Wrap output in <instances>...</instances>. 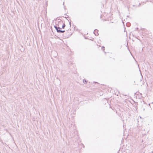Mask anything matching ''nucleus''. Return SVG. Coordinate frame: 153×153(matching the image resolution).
Segmentation results:
<instances>
[{"label":"nucleus","mask_w":153,"mask_h":153,"mask_svg":"<svg viewBox=\"0 0 153 153\" xmlns=\"http://www.w3.org/2000/svg\"><path fill=\"white\" fill-rule=\"evenodd\" d=\"M70 25H71V22L70 23Z\"/></svg>","instance_id":"obj_8"},{"label":"nucleus","mask_w":153,"mask_h":153,"mask_svg":"<svg viewBox=\"0 0 153 153\" xmlns=\"http://www.w3.org/2000/svg\"><path fill=\"white\" fill-rule=\"evenodd\" d=\"M104 48V47H102V49H103Z\"/></svg>","instance_id":"obj_7"},{"label":"nucleus","mask_w":153,"mask_h":153,"mask_svg":"<svg viewBox=\"0 0 153 153\" xmlns=\"http://www.w3.org/2000/svg\"><path fill=\"white\" fill-rule=\"evenodd\" d=\"M97 30H95L94 31V33L96 36H98V33H97Z\"/></svg>","instance_id":"obj_2"},{"label":"nucleus","mask_w":153,"mask_h":153,"mask_svg":"<svg viewBox=\"0 0 153 153\" xmlns=\"http://www.w3.org/2000/svg\"><path fill=\"white\" fill-rule=\"evenodd\" d=\"M54 27H55V28L56 29V30L57 31V30H58L59 27H58L57 26H54Z\"/></svg>","instance_id":"obj_4"},{"label":"nucleus","mask_w":153,"mask_h":153,"mask_svg":"<svg viewBox=\"0 0 153 153\" xmlns=\"http://www.w3.org/2000/svg\"><path fill=\"white\" fill-rule=\"evenodd\" d=\"M87 82V81H86L85 80V79H84L83 80V83H86Z\"/></svg>","instance_id":"obj_5"},{"label":"nucleus","mask_w":153,"mask_h":153,"mask_svg":"<svg viewBox=\"0 0 153 153\" xmlns=\"http://www.w3.org/2000/svg\"><path fill=\"white\" fill-rule=\"evenodd\" d=\"M59 24H63V25L62 26V28H64L65 27V23H63V22H59Z\"/></svg>","instance_id":"obj_1"},{"label":"nucleus","mask_w":153,"mask_h":153,"mask_svg":"<svg viewBox=\"0 0 153 153\" xmlns=\"http://www.w3.org/2000/svg\"><path fill=\"white\" fill-rule=\"evenodd\" d=\"M65 32V30H57V32L59 33H63Z\"/></svg>","instance_id":"obj_3"},{"label":"nucleus","mask_w":153,"mask_h":153,"mask_svg":"<svg viewBox=\"0 0 153 153\" xmlns=\"http://www.w3.org/2000/svg\"><path fill=\"white\" fill-rule=\"evenodd\" d=\"M59 27V28H58V30H59H59H60V29H61V28H60V27Z\"/></svg>","instance_id":"obj_6"}]
</instances>
